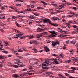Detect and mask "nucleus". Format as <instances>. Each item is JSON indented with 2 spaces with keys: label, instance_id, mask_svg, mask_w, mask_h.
Segmentation results:
<instances>
[{
  "label": "nucleus",
  "instance_id": "1",
  "mask_svg": "<svg viewBox=\"0 0 78 78\" xmlns=\"http://www.w3.org/2000/svg\"><path fill=\"white\" fill-rule=\"evenodd\" d=\"M44 62L46 64L43 63L42 64V68L44 69H46V66H48L49 65H51L52 63L48 61V60H45Z\"/></svg>",
  "mask_w": 78,
  "mask_h": 78
},
{
  "label": "nucleus",
  "instance_id": "2",
  "mask_svg": "<svg viewBox=\"0 0 78 78\" xmlns=\"http://www.w3.org/2000/svg\"><path fill=\"white\" fill-rule=\"evenodd\" d=\"M29 63H30V64H40V62H39V61H38L37 60H36V62H35L34 61L33 62V60H30L29 61Z\"/></svg>",
  "mask_w": 78,
  "mask_h": 78
},
{
  "label": "nucleus",
  "instance_id": "3",
  "mask_svg": "<svg viewBox=\"0 0 78 78\" xmlns=\"http://www.w3.org/2000/svg\"><path fill=\"white\" fill-rule=\"evenodd\" d=\"M15 64H18V67H23L25 66L24 65H23V62H20L18 61V62H15Z\"/></svg>",
  "mask_w": 78,
  "mask_h": 78
},
{
  "label": "nucleus",
  "instance_id": "4",
  "mask_svg": "<svg viewBox=\"0 0 78 78\" xmlns=\"http://www.w3.org/2000/svg\"><path fill=\"white\" fill-rule=\"evenodd\" d=\"M51 19L52 21H56V20L57 21H59V20H61L59 19L58 17H52V18H51Z\"/></svg>",
  "mask_w": 78,
  "mask_h": 78
},
{
  "label": "nucleus",
  "instance_id": "5",
  "mask_svg": "<svg viewBox=\"0 0 78 78\" xmlns=\"http://www.w3.org/2000/svg\"><path fill=\"white\" fill-rule=\"evenodd\" d=\"M60 33H62V34L60 35V37H61V36H62V37H64L65 35H62V34H67V33H68V32H67L61 31V30H60Z\"/></svg>",
  "mask_w": 78,
  "mask_h": 78
},
{
  "label": "nucleus",
  "instance_id": "6",
  "mask_svg": "<svg viewBox=\"0 0 78 78\" xmlns=\"http://www.w3.org/2000/svg\"><path fill=\"white\" fill-rule=\"evenodd\" d=\"M27 22V23L31 25L32 24V23L33 22V20H32L31 19H30L28 20Z\"/></svg>",
  "mask_w": 78,
  "mask_h": 78
},
{
  "label": "nucleus",
  "instance_id": "7",
  "mask_svg": "<svg viewBox=\"0 0 78 78\" xmlns=\"http://www.w3.org/2000/svg\"><path fill=\"white\" fill-rule=\"evenodd\" d=\"M59 42L57 41L56 42H53L52 43V45H53V47H55V45H58V46H59Z\"/></svg>",
  "mask_w": 78,
  "mask_h": 78
},
{
  "label": "nucleus",
  "instance_id": "8",
  "mask_svg": "<svg viewBox=\"0 0 78 78\" xmlns=\"http://www.w3.org/2000/svg\"><path fill=\"white\" fill-rule=\"evenodd\" d=\"M27 7L30 9L31 8H33L34 7V5L32 4V5H29L27 6Z\"/></svg>",
  "mask_w": 78,
  "mask_h": 78
},
{
  "label": "nucleus",
  "instance_id": "9",
  "mask_svg": "<svg viewBox=\"0 0 78 78\" xmlns=\"http://www.w3.org/2000/svg\"><path fill=\"white\" fill-rule=\"evenodd\" d=\"M73 60L74 62H76V63H77L78 61V58L77 57H75L73 59Z\"/></svg>",
  "mask_w": 78,
  "mask_h": 78
},
{
  "label": "nucleus",
  "instance_id": "10",
  "mask_svg": "<svg viewBox=\"0 0 78 78\" xmlns=\"http://www.w3.org/2000/svg\"><path fill=\"white\" fill-rule=\"evenodd\" d=\"M43 20V21L44 23H46L47 22H48V23H50V20H49V19L48 18L47 20Z\"/></svg>",
  "mask_w": 78,
  "mask_h": 78
},
{
  "label": "nucleus",
  "instance_id": "11",
  "mask_svg": "<svg viewBox=\"0 0 78 78\" xmlns=\"http://www.w3.org/2000/svg\"><path fill=\"white\" fill-rule=\"evenodd\" d=\"M0 24L2 26H3V25H5L6 24V23L3 21H2L0 22Z\"/></svg>",
  "mask_w": 78,
  "mask_h": 78
},
{
  "label": "nucleus",
  "instance_id": "12",
  "mask_svg": "<svg viewBox=\"0 0 78 78\" xmlns=\"http://www.w3.org/2000/svg\"><path fill=\"white\" fill-rule=\"evenodd\" d=\"M44 29H42L41 28H39L38 29H37V32H41L42 31H44Z\"/></svg>",
  "mask_w": 78,
  "mask_h": 78
},
{
  "label": "nucleus",
  "instance_id": "13",
  "mask_svg": "<svg viewBox=\"0 0 78 78\" xmlns=\"http://www.w3.org/2000/svg\"><path fill=\"white\" fill-rule=\"evenodd\" d=\"M12 77H13V78H17L19 77V75L16 74H15L12 75Z\"/></svg>",
  "mask_w": 78,
  "mask_h": 78
},
{
  "label": "nucleus",
  "instance_id": "14",
  "mask_svg": "<svg viewBox=\"0 0 78 78\" xmlns=\"http://www.w3.org/2000/svg\"><path fill=\"white\" fill-rule=\"evenodd\" d=\"M15 11L18 12V14H20V13H24V14H25V12L21 11L20 12V11H17V10H15Z\"/></svg>",
  "mask_w": 78,
  "mask_h": 78
},
{
  "label": "nucleus",
  "instance_id": "15",
  "mask_svg": "<svg viewBox=\"0 0 78 78\" xmlns=\"http://www.w3.org/2000/svg\"><path fill=\"white\" fill-rule=\"evenodd\" d=\"M44 48H45V51L46 52H48V51H50V50L47 47H45Z\"/></svg>",
  "mask_w": 78,
  "mask_h": 78
},
{
  "label": "nucleus",
  "instance_id": "16",
  "mask_svg": "<svg viewBox=\"0 0 78 78\" xmlns=\"http://www.w3.org/2000/svg\"><path fill=\"white\" fill-rule=\"evenodd\" d=\"M70 42L73 44H75L76 43V41H75V40H73L72 41H70Z\"/></svg>",
  "mask_w": 78,
  "mask_h": 78
},
{
  "label": "nucleus",
  "instance_id": "17",
  "mask_svg": "<svg viewBox=\"0 0 78 78\" xmlns=\"http://www.w3.org/2000/svg\"><path fill=\"white\" fill-rule=\"evenodd\" d=\"M69 73H75V70H69Z\"/></svg>",
  "mask_w": 78,
  "mask_h": 78
},
{
  "label": "nucleus",
  "instance_id": "18",
  "mask_svg": "<svg viewBox=\"0 0 78 78\" xmlns=\"http://www.w3.org/2000/svg\"><path fill=\"white\" fill-rule=\"evenodd\" d=\"M55 35H56V34H52L51 35V37H56Z\"/></svg>",
  "mask_w": 78,
  "mask_h": 78
},
{
  "label": "nucleus",
  "instance_id": "19",
  "mask_svg": "<svg viewBox=\"0 0 78 78\" xmlns=\"http://www.w3.org/2000/svg\"><path fill=\"white\" fill-rule=\"evenodd\" d=\"M65 74L66 75V76H69V78H76L75 77H73L72 76H70L69 75V74H67V73H65Z\"/></svg>",
  "mask_w": 78,
  "mask_h": 78
},
{
  "label": "nucleus",
  "instance_id": "20",
  "mask_svg": "<svg viewBox=\"0 0 78 78\" xmlns=\"http://www.w3.org/2000/svg\"><path fill=\"white\" fill-rule=\"evenodd\" d=\"M59 9H62V8H64V7L62 5H59Z\"/></svg>",
  "mask_w": 78,
  "mask_h": 78
},
{
  "label": "nucleus",
  "instance_id": "21",
  "mask_svg": "<svg viewBox=\"0 0 78 78\" xmlns=\"http://www.w3.org/2000/svg\"><path fill=\"white\" fill-rule=\"evenodd\" d=\"M13 67H15V68H18V67H19V66H17V65H13Z\"/></svg>",
  "mask_w": 78,
  "mask_h": 78
},
{
  "label": "nucleus",
  "instance_id": "22",
  "mask_svg": "<svg viewBox=\"0 0 78 78\" xmlns=\"http://www.w3.org/2000/svg\"><path fill=\"white\" fill-rule=\"evenodd\" d=\"M58 76H60L61 77H62V76H63L62 75L61 73H58Z\"/></svg>",
  "mask_w": 78,
  "mask_h": 78
},
{
  "label": "nucleus",
  "instance_id": "23",
  "mask_svg": "<svg viewBox=\"0 0 78 78\" xmlns=\"http://www.w3.org/2000/svg\"><path fill=\"white\" fill-rule=\"evenodd\" d=\"M66 27H70V24L69 23H66Z\"/></svg>",
  "mask_w": 78,
  "mask_h": 78
},
{
  "label": "nucleus",
  "instance_id": "24",
  "mask_svg": "<svg viewBox=\"0 0 78 78\" xmlns=\"http://www.w3.org/2000/svg\"><path fill=\"white\" fill-rule=\"evenodd\" d=\"M17 51L20 53H22V52H23V51L22 49H20L18 50Z\"/></svg>",
  "mask_w": 78,
  "mask_h": 78
},
{
  "label": "nucleus",
  "instance_id": "25",
  "mask_svg": "<svg viewBox=\"0 0 78 78\" xmlns=\"http://www.w3.org/2000/svg\"><path fill=\"white\" fill-rule=\"evenodd\" d=\"M28 37L29 39H33L34 38V37L33 36V35H32L31 36H28Z\"/></svg>",
  "mask_w": 78,
  "mask_h": 78
},
{
  "label": "nucleus",
  "instance_id": "26",
  "mask_svg": "<svg viewBox=\"0 0 78 78\" xmlns=\"http://www.w3.org/2000/svg\"><path fill=\"white\" fill-rule=\"evenodd\" d=\"M14 38H16L17 39V38H18L19 37V35L18 34H16V35H14Z\"/></svg>",
  "mask_w": 78,
  "mask_h": 78
},
{
  "label": "nucleus",
  "instance_id": "27",
  "mask_svg": "<svg viewBox=\"0 0 78 78\" xmlns=\"http://www.w3.org/2000/svg\"><path fill=\"white\" fill-rule=\"evenodd\" d=\"M25 11H27V12H30L31 11H32L31 9H26L25 10Z\"/></svg>",
  "mask_w": 78,
  "mask_h": 78
},
{
  "label": "nucleus",
  "instance_id": "28",
  "mask_svg": "<svg viewBox=\"0 0 78 78\" xmlns=\"http://www.w3.org/2000/svg\"><path fill=\"white\" fill-rule=\"evenodd\" d=\"M41 2L42 3H43L45 5H47V3H46L44 1H41Z\"/></svg>",
  "mask_w": 78,
  "mask_h": 78
},
{
  "label": "nucleus",
  "instance_id": "29",
  "mask_svg": "<svg viewBox=\"0 0 78 78\" xmlns=\"http://www.w3.org/2000/svg\"><path fill=\"white\" fill-rule=\"evenodd\" d=\"M37 9H44V8L41 7H37Z\"/></svg>",
  "mask_w": 78,
  "mask_h": 78
},
{
  "label": "nucleus",
  "instance_id": "30",
  "mask_svg": "<svg viewBox=\"0 0 78 78\" xmlns=\"http://www.w3.org/2000/svg\"><path fill=\"white\" fill-rule=\"evenodd\" d=\"M50 33H52V34H56V33L55 31H50Z\"/></svg>",
  "mask_w": 78,
  "mask_h": 78
},
{
  "label": "nucleus",
  "instance_id": "31",
  "mask_svg": "<svg viewBox=\"0 0 78 78\" xmlns=\"http://www.w3.org/2000/svg\"><path fill=\"white\" fill-rule=\"evenodd\" d=\"M71 69H72V70H76V68L75 67H71Z\"/></svg>",
  "mask_w": 78,
  "mask_h": 78
},
{
  "label": "nucleus",
  "instance_id": "32",
  "mask_svg": "<svg viewBox=\"0 0 78 78\" xmlns=\"http://www.w3.org/2000/svg\"><path fill=\"white\" fill-rule=\"evenodd\" d=\"M2 52H3L4 53H6V54L8 53V51L5 50L3 51H2Z\"/></svg>",
  "mask_w": 78,
  "mask_h": 78
},
{
  "label": "nucleus",
  "instance_id": "33",
  "mask_svg": "<svg viewBox=\"0 0 78 78\" xmlns=\"http://www.w3.org/2000/svg\"><path fill=\"white\" fill-rule=\"evenodd\" d=\"M18 37L19 36V37H20V36H22V35L23 34L22 33V34H18Z\"/></svg>",
  "mask_w": 78,
  "mask_h": 78
},
{
  "label": "nucleus",
  "instance_id": "34",
  "mask_svg": "<svg viewBox=\"0 0 78 78\" xmlns=\"http://www.w3.org/2000/svg\"><path fill=\"white\" fill-rule=\"evenodd\" d=\"M16 6H21V5L20 4H16Z\"/></svg>",
  "mask_w": 78,
  "mask_h": 78
},
{
  "label": "nucleus",
  "instance_id": "35",
  "mask_svg": "<svg viewBox=\"0 0 78 78\" xmlns=\"http://www.w3.org/2000/svg\"><path fill=\"white\" fill-rule=\"evenodd\" d=\"M5 58V57H3V56H2V55H0V59H4Z\"/></svg>",
  "mask_w": 78,
  "mask_h": 78
},
{
  "label": "nucleus",
  "instance_id": "36",
  "mask_svg": "<svg viewBox=\"0 0 78 78\" xmlns=\"http://www.w3.org/2000/svg\"><path fill=\"white\" fill-rule=\"evenodd\" d=\"M33 50H34V51H35V53H37V49H33Z\"/></svg>",
  "mask_w": 78,
  "mask_h": 78
},
{
  "label": "nucleus",
  "instance_id": "37",
  "mask_svg": "<svg viewBox=\"0 0 78 78\" xmlns=\"http://www.w3.org/2000/svg\"><path fill=\"white\" fill-rule=\"evenodd\" d=\"M8 66H10V67H12V65H11V64L10 62H8Z\"/></svg>",
  "mask_w": 78,
  "mask_h": 78
},
{
  "label": "nucleus",
  "instance_id": "38",
  "mask_svg": "<svg viewBox=\"0 0 78 78\" xmlns=\"http://www.w3.org/2000/svg\"><path fill=\"white\" fill-rule=\"evenodd\" d=\"M13 53H14V55H16V53H17V51H12Z\"/></svg>",
  "mask_w": 78,
  "mask_h": 78
},
{
  "label": "nucleus",
  "instance_id": "39",
  "mask_svg": "<svg viewBox=\"0 0 78 78\" xmlns=\"http://www.w3.org/2000/svg\"><path fill=\"white\" fill-rule=\"evenodd\" d=\"M9 8H12V9H17V8H16V7H15V8H14L13 7H12V6H10Z\"/></svg>",
  "mask_w": 78,
  "mask_h": 78
},
{
  "label": "nucleus",
  "instance_id": "40",
  "mask_svg": "<svg viewBox=\"0 0 78 78\" xmlns=\"http://www.w3.org/2000/svg\"><path fill=\"white\" fill-rule=\"evenodd\" d=\"M25 74H22L20 75V76L21 77H23V76H25Z\"/></svg>",
  "mask_w": 78,
  "mask_h": 78
},
{
  "label": "nucleus",
  "instance_id": "41",
  "mask_svg": "<svg viewBox=\"0 0 78 78\" xmlns=\"http://www.w3.org/2000/svg\"><path fill=\"white\" fill-rule=\"evenodd\" d=\"M34 15L35 16H38V15H39V14H38L37 13H34Z\"/></svg>",
  "mask_w": 78,
  "mask_h": 78
},
{
  "label": "nucleus",
  "instance_id": "42",
  "mask_svg": "<svg viewBox=\"0 0 78 78\" xmlns=\"http://www.w3.org/2000/svg\"><path fill=\"white\" fill-rule=\"evenodd\" d=\"M46 42H47V43H50V42H51V41L48 40H46Z\"/></svg>",
  "mask_w": 78,
  "mask_h": 78
},
{
  "label": "nucleus",
  "instance_id": "43",
  "mask_svg": "<svg viewBox=\"0 0 78 78\" xmlns=\"http://www.w3.org/2000/svg\"><path fill=\"white\" fill-rule=\"evenodd\" d=\"M5 16H0V19H5Z\"/></svg>",
  "mask_w": 78,
  "mask_h": 78
},
{
  "label": "nucleus",
  "instance_id": "44",
  "mask_svg": "<svg viewBox=\"0 0 78 78\" xmlns=\"http://www.w3.org/2000/svg\"><path fill=\"white\" fill-rule=\"evenodd\" d=\"M53 26H54V27H57V26H58V24H53L52 25Z\"/></svg>",
  "mask_w": 78,
  "mask_h": 78
},
{
  "label": "nucleus",
  "instance_id": "45",
  "mask_svg": "<svg viewBox=\"0 0 78 78\" xmlns=\"http://www.w3.org/2000/svg\"><path fill=\"white\" fill-rule=\"evenodd\" d=\"M70 13L71 14H73V15H76L75 13H74V12H70Z\"/></svg>",
  "mask_w": 78,
  "mask_h": 78
},
{
  "label": "nucleus",
  "instance_id": "46",
  "mask_svg": "<svg viewBox=\"0 0 78 78\" xmlns=\"http://www.w3.org/2000/svg\"><path fill=\"white\" fill-rule=\"evenodd\" d=\"M73 15H68V16L69 17H73Z\"/></svg>",
  "mask_w": 78,
  "mask_h": 78
},
{
  "label": "nucleus",
  "instance_id": "47",
  "mask_svg": "<svg viewBox=\"0 0 78 78\" xmlns=\"http://www.w3.org/2000/svg\"><path fill=\"white\" fill-rule=\"evenodd\" d=\"M70 42V41L69 40L67 41L66 42V44H69V42Z\"/></svg>",
  "mask_w": 78,
  "mask_h": 78
},
{
  "label": "nucleus",
  "instance_id": "48",
  "mask_svg": "<svg viewBox=\"0 0 78 78\" xmlns=\"http://www.w3.org/2000/svg\"><path fill=\"white\" fill-rule=\"evenodd\" d=\"M28 75H34V73H28Z\"/></svg>",
  "mask_w": 78,
  "mask_h": 78
},
{
  "label": "nucleus",
  "instance_id": "49",
  "mask_svg": "<svg viewBox=\"0 0 78 78\" xmlns=\"http://www.w3.org/2000/svg\"><path fill=\"white\" fill-rule=\"evenodd\" d=\"M77 26L75 25L73 26V28H77Z\"/></svg>",
  "mask_w": 78,
  "mask_h": 78
},
{
  "label": "nucleus",
  "instance_id": "50",
  "mask_svg": "<svg viewBox=\"0 0 78 78\" xmlns=\"http://www.w3.org/2000/svg\"><path fill=\"white\" fill-rule=\"evenodd\" d=\"M60 56L62 58H64V56L62 55V54H60Z\"/></svg>",
  "mask_w": 78,
  "mask_h": 78
},
{
  "label": "nucleus",
  "instance_id": "51",
  "mask_svg": "<svg viewBox=\"0 0 78 78\" xmlns=\"http://www.w3.org/2000/svg\"><path fill=\"white\" fill-rule=\"evenodd\" d=\"M0 9L2 10H3V9H5V8H4L3 7H2L0 8Z\"/></svg>",
  "mask_w": 78,
  "mask_h": 78
},
{
  "label": "nucleus",
  "instance_id": "52",
  "mask_svg": "<svg viewBox=\"0 0 78 78\" xmlns=\"http://www.w3.org/2000/svg\"><path fill=\"white\" fill-rule=\"evenodd\" d=\"M55 63L56 64H59V63L57 61L55 62Z\"/></svg>",
  "mask_w": 78,
  "mask_h": 78
},
{
  "label": "nucleus",
  "instance_id": "53",
  "mask_svg": "<svg viewBox=\"0 0 78 78\" xmlns=\"http://www.w3.org/2000/svg\"><path fill=\"white\" fill-rule=\"evenodd\" d=\"M47 34V33L46 32H43V35H45L46 34Z\"/></svg>",
  "mask_w": 78,
  "mask_h": 78
},
{
  "label": "nucleus",
  "instance_id": "54",
  "mask_svg": "<svg viewBox=\"0 0 78 78\" xmlns=\"http://www.w3.org/2000/svg\"><path fill=\"white\" fill-rule=\"evenodd\" d=\"M62 21L64 22V23H66V21L65 20H62Z\"/></svg>",
  "mask_w": 78,
  "mask_h": 78
},
{
  "label": "nucleus",
  "instance_id": "55",
  "mask_svg": "<svg viewBox=\"0 0 78 78\" xmlns=\"http://www.w3.org/2000/svg\"><path fill=\"white\" fill-rule=\"evenodd\" d=\"M4 43H5L6 45H9V44H8V43L6 41L4 42Z\"/></svg>",
  "mask_w": 78,
  "mask_h": 78
},
{
  "label": "nucleus",
  "instance_id": "56",
  "mask_svg": "<svg viewBox=\"0 0 78 78\" xmlns=\"http://www.w3.org/2000/svg\"><path fill=\"white\" fill-rule=\"evenodd\" d=\"M19 59L18 58H16L15 59V61H16V62H19Z\"/></svg>",
  "mask_w": 78,
  "mask_h": 78
},
{
  "label": "nucleus",
  "instance_id": "57",
  "mask_svg": "<svg viewBox=\"0 0 78 78\" xmlns=\"http://www.w3.org/2000/svg\"><path fill=\"white\" fill-rule=\"evenodd\" d=\"M71 33H73L74 34L76 33V32L74 31H72V32H71Z\"/></svg>",
  "mask_w": 78,
  "mask_h": 78
},
{
  "label": "nucleus",
  "instance_id": "58",
  "mask_svg": "<svg viewBox=\"0 0 78 78\" xmlns=\"http://www.w3.org/2000/svg\"><path fill=\"white\" fill-rule=\"evenodd\" d=\"M70 52H72V53H74L75 52V51L73 50H71L70 51Z\"/></svg>",
  "mask_w": 78,
  "mask_h": 78
},
{
  "label": "nucleus",
  "instance_id": "59",
  "mask_svg": "<svg viewBox=\"0 0 78 78\" xmlns=\"http://www.w3.org/2000/svg\"><path fill=\"white\" fill-rule=\"evenodd\" d=\"M44 51L43 50H41L39 51V52L40 53H42Z\"/></svg>",
  "mask_w": 78,
  "mask_h": 78
},
{
  "label": "nucleus",
  "instance_id": "60",
  "mask_svg": "<svg viewBox=\"0 0 78 78\" xmlns=\"http://www.w3.org/2000/svg\"><path fill=\"white\" fill-rule=\"evenodd\" d=\"M53 61H54V62H55V61H57V60H56V59H53Z\"/></svg>",
  "mask_w": 78,
  "mask_h": 78
},
{
  "label": "nucleus",
  "instance_id": "61",
  "mask_svg": "<svg viewBox=\"0 0 78 78\" xmlns=\"http://www.w3.org/2000/svg\"><path fill=\"white\" fill-rule=\"evenodd\" d=\"M52 55H53V56H57V55H56L55 54H53Z\"/></svg>",
  "mask_w": 78,
  "mask_h": 78
},
{
  "label": "nucleus",
  "instance_id": "62",
  "mask_svg": "<svg viewBox=\"0 0 78 78\" xmlns=\"http://www.w3.org/2000/svg\"><path fill=\"white\" fill-rule=\"evenodd\" d=\"M28 68L30 69H33V67L31 66H29Z\"/></svg>",
  "mask_w": 78,
  "mask_h": 78
},
{
  "label": "nucleus",
  "instance_id": "63",
  "mask_svg": "<svg viewBox=\"0 0 78 78\" xmlns=\"http://www.w3.org/2000/svg\"><path fill=\"white\" fill-rule=\"evenodd\" d=\"M31 2H32V3H36V2L34 1H31Z\"/></svg>",
  "mask_w": 78,
  "mask_h": 78
},
{
  "label": "nucleus",
  "instance_id": "64",
  "mask_svg": "<svg viewBox=\"0 0 78 78\" xmlns=\"http://www.w3.org/2000/svg\"><path fill=\"white\" fill-rule=\"evenodd\" d=\"M27 70V69H23L22 70V71H26Z\"/></svg>",
  "mask_w": 78,
  "mask_h": 78
}]
</instances>
